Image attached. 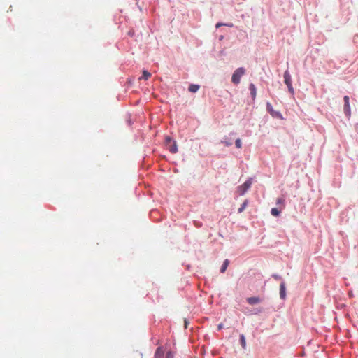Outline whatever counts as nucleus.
<instances>
[{
    "label": "nucleus",
    "mask_w": 358,
    "mask_h": 358,
    "mask_svg": "<svg viewBox=\"0 0 358 358\" xmlns=\"http://www.w3.org/2000/svg\"><path fill=\"white\" fill-rule=\"evenodd\" d=\"M187 326H188V322L185 320V328H187Z\"/></svg>",
    "instance_id": "22"
},
{
    "label": "nucleus",
    "mask_w": 358,
    "mask_h": 358,
    "mask_svg": "<svg viewBox=\"0 0 358 358\" xmlns=\"http://www.w3.org/2000/svg\"><path fill=\"white\" fill-rule=\"evenodd\" d=\"M287 87H288V90H289V92L291 94H294V88H293V87H292V84H290V85H287Z\"/></svg>",
    "instance_id": "18"
},
{
    "label": "nucleus",
    "mask_w": 358,
    "mask_h": 358,
    "mask_svg": "<svg viewBox=\"0 0 358 358\" xmlns=\"http://www.w3.org/2000/svg\"><path fill=\"white\" fill-rule=\"evenodd\" d=\"M284 80L286 85H290V84H292L291 75L288 71H285L284 73Z\"/></svg>",
    "instance_id": "6"
},
{
    "label": "nucleus",
    "mask_w": 358,
    "mask_h": 358,
    "mask_svg": "<svg viewBox=\"0 0 358 358\" xmlns=\"http://www.w3.org/2000/svg\"><path fill=\"white\" fill-rule=\"evenodd\" d=\"M249 90H250L252 100H255L256 98V94H257V89L253 83L250 84Z\"/></svg>",
    "instance_id": "8"
},
{
    "label": "nucleus",
    "mask_w": 358,
    "mask_h": 358,
    "mask_svg": "<svg viewBox=\"0 0 358 358\" xmlns=\"http://www.w3.org/2000/svg\"><path fill=\"white\" fill-rule=\"evenodd\" d=\"M221 26H222V23H217V24H216V27H217V28H218V27H221Z\"/></svg>",
    "instance_id": "24"
},
{
    "label": "nucleus",
    "mask_w": 358,
    "mask_h": 358,
    "mask_svg": "<svg viewBox=\"0 0 358 358\" xmlns=\"http://www.w3.org/2000/svg\"><path fill=\"white\" fill-rule=\"evenodd\" d=\"M280 296L282 299L286 298V288L285 282H282L280 285Z\"/></svg>",
    "instance_id": "5"
},
{
    "label": "nucleus",
    "mask_w": 358,
    "mask_h": 358,
    "mask_svg": "<svg viewBox=\"0 0 358 358\" xmlns=\"http://www.w3.org/2000/svg\"><path fill=\"white\" fill-rule=\"evenodd\" d=\"M276 203L278 205H282V207H284V203H285V199H282V198H278L276 201Z\"/></svg>",
    "instance_id": "16"
},
{
    "label": "nucleus",
    "mask_w": 358,
    "mask_h": 358,
    "mask_svg": "<svg viewBox=\"0 0 358 358\" xmlns=\"http://www.w3.org/2000/svg\"><path fill=\"white\" fill-rule=\"evenodd\" d=\"M271 213L272 215L277 217V216H278L280 215V210H279L276 208H273L271 209Z\"/></svg>",
    "instance_id": "14"
},
{
    "label": "nucleus",
    "mask_w": 358,
    "mask_h": 358,
    "mask_svg": "<svg viewBox=\"0 0 358 358\" xmlns=\"http://www.w3.org/2000/svg\"><path fill=\"white\" fill-rule=\"evenodd\" d=\"M222 324H220L217 326L218 329H222Z\"/></svg>",
    "instance_id": "25"
},
{
    "label": "nucleus",
    "mask_w": 358,
    "mask_h": 358,
    "mask_svg": "<svg viewBox=\"0 0 358 358\" xmlns=\"http://www.w3.org/2000/svg\"><path fill=\"white\" fill-rule=\"evenodd\" d=\"M231 145V143L225 142V145Z\"/></svg>",
    "instance_id": "26"
},
{
    "label": "nucleus",
    "mask_w": 358,
    "mask_h": 358,
    "mask_svg": "<svg viewBox=\"0 0 358 358\" xmlns=\"http://www.w3.org/2000/svg\"><path fill=\"white\" fill-rule=\"evenodd\" d=\"M164 350L162 347H159L157 348L155 353V358H164Z\"/></svg>",
    "instance_id": "7"
},
{
    "label": "nucleus",
    "mask_w": 358,
    "mask_h": 358,
    "mask_svg": "<svg viewBox=\"0 0 358 358\" xmlns=\"http://www.w3.org/2000/svg\"><path fill=\"white\" fill-rule=\"evenodd\" d=\"M247 205H248V201H247V200H245V201L243 203V204L241 205V206L238 208V213H241V212H243V211L244 210V209L245 208V207L247 206Z\"/></svg>",
    "instance_id": "15"
},
{
    "label": "nucleus",
    "mask_w": 358,
    "mask_h": 358,
    "mask_svg": "<svg viewBox=\"0 0 358 358\" xmlns=\"http://www.w3.org/2000/svg\"><path fill=\"white\" fill-rule=\"evenodd\" d=\"M266 108L268 112L272 115V117L280 119L282 118L281 113L278 111H275L270 103H267Z\"/></svg>",
    "instance_id": "3"
},
{
    "label": "nucleus",
    "mask_w": 358,
    "mask_h": 358,
    "mask_svg": "<svg viewBox=\"0 0 358 358\" xmlns=\"http://www.w3.org/2000/svg\"><path fill=\"white\" fill-rule=\"evenodd\" d=\"M169 150L173 153L175 154L178 152V147L176 145V141H173V143H171L170 145H167Z\"/></svg>",
    "instance_id": "9"
},
{
    "label": "nucleus",
    "mask_w": 358,
    "mask_h": 358,
    "mask_svg": "<svg viewBox=\"0 0 358 358\" xmlns=\"http://www.w3.org/2000/svg\"><path fill=\"white\" fill-rule=\"evenodd\" d=\"M220 271H221L222 273H223V272H224V264H222V266L220 267Z\"/></svg>",
    "instance_id": "23"
},
{
    "label": "nucleus",
    "mask_w": 358,
    "mask_h": 358,
    "mask_svg": "<svg viewBox=\"0 0 358 358\" xmlns=\"http://www.w3.org/2000/svg\"><path fill=\"white\" fill-rule=\"evenodd\" d=\"M344 112L347 116H350V98L348 96H345L344 98Z\"/></svg>",
    "instance_id": "4"
},
{
    "label": "nucleus",
    "mask_w": 358,
    "mask_h": 358,
    "mask_svg": "<svg viewBox=\"0 0 358 358\" xmlns=\"http://www.w3.org/2000/svg\"><path fill=\"white\" fill-rule=\"evenodd\" d=\"M247 301L250 305L257 304L260 301L259 297H249L247 299Z\"/></svg>",
    "instance_id": "10"
},
{
    "label": "nucleus",
    "mask_w": 358,
    "mask_h": 358,
    "mask_svg": "<svg viewBox=\"0 0 358 358\" xmlns=\"http://www.w3.org/2000/svg\"><path fill=\"white\" fill-rule=\"evenodd\" d=\"M166 145H169V144H171L172 140H171V138L169 137V136H166Z\"/></svg>",
    "instance_id": "20"
},
{
    "label": "nucleus",
    "mask_w": 358,
    "mask_h": 358,
    "mask_svg": "<svg viewBox=\"0 0 358 358\" xmlns=\"http://www.w3.org/2000/svg\"><path fill=\"white\" fill-rule=\"evenodd\" d=\"M240 341H241V345L242 348L243 349H245L246 348V341H245V336L243 334H241L240 336Z\"/></svg>",
    "instance_id": "13"
},
{
    "label": "nucleus",
    "mask_w": 358,
    "mask_h": 358,
    "mask_svg": "<svg viewBox=\"0 0 358 358\" xmlns=\"http://www.w3.org/2000/svg\"><path fill=\"white\" fill-rule=\"evenodd\" d=\"M151 76V73L146 70L143 71V76L140 79L148 80Z\"/></svg>",
    "instance_id": "12"
},
{
    "label": "nucleus",
    "mask_w": 358,
    "mask_h": 358,
    "mask_svg": "<svg viewBox=\"0 0 358 358\" xmlns=\"http://www.w3.org/2000/svg\"><path fill=\"white\" fill-rule=\"evenodd\" d=\"M166 358H173V354L172 352L169 351L166 352Z\"/></svg>",
    "instance_id": "19"
},
{
    "label": "nucleus",
    "mask_w": 358,
    "mask_h": 358,
    "mask_svg": "<svg viewBox=\"0 0 358 358\" xmlns=\"http://www.w3.org/2000/svg\"><path fill=\"white\" fill-rule=\"evenodd\" d=\"M252 183V178H248L243 185L237 187V193L239 195H243L251 187Z\"/></svg>",
    "instance_id": "2"
},
{
    "label": "nucleus",
    "mask_w": 358,
    "mask_h": 358,
    "mask_svg": "<svg viewBox=\"0 0 358 358\" xmlns=\"http://www.w3.org/2000/svg\"><path fill=\"white\" fill-rule=\"evenodd\" d=\"M200 88V86L199 85H196V84H191L189 86V91L192 92V93H194V92H196Z\"/></svg>",
    "instance_id": "11"
},
{
    "label": "nucleus",
    "mask_w": 358,
    "mask_h": 358,
    "mask_svg": "<svg viewBox=\"0 0 358 358\" xmlns=\"http://www.w3.org/2000/svg\"><path fill=\"white\" fill-rule=\"evenodd\" d=\"M235 144H236V147L237 148H241V141L240 138H237L235 141Z\"/></svg>",
    "instance_id": "17"
},
{
    "label": "nucleus",
    "mask_w": 358,
    "mask_h": 358,
    "mask_svg": "<svg viewBox=\"0 0 358 358\" xmlns=\"http://www.w3.org/2000/svg\"><path fill=\"white\" fill-rule=\"evenodd\" d=\"M229 264V261L228 259H225V269L227 268V266Z\"/></svg>",
    "instance_id": "21"
},
{
    "label": "nucleus",
    "mask_w": 358,
    "mask_h": 358,
    "mask_svg": "<svg viewBox=\"0 0 358 358\" xmlns=\"http://www.w3.org/2000/svg\"><path fill=\"white\" fill-rule=\"evenodd\" d=\"M245 70L243 67L238 68L234 73L231 81L234 84L237 85L240 83L241 77L245 74Z\"/></svg>",
    "instance_id": "1"
}]
</instances>
